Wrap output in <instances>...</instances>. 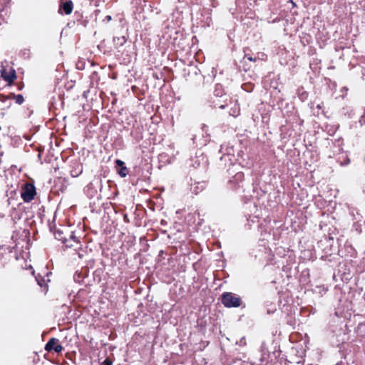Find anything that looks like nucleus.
I'll return each instance as SVG.
<instances>
[{"label":"nucleus","mask_w":365,"mask_h":365,"mask_svg":"<svg viewBox=\"0 0 365 365\" xmlns=\"http://www.w3.org/2000/svg\"><path fill=\"white\" fill-rule=\"evenodd\" d=\"M242 300L240 297L232 292H224L222 294V303L226 307H239Z\"/></svg>","instance_id":"nucleus-1"},{"label":"nucleus","mask_w":365,"mask_h":365,"mask_svg":"<svg viewBox=\"0 0 365 365\" xmlns=\"http://www.w3.org/2000/svg\"><path fill=\"white\" fill-rule=\"evenodd\" d=\"M36 194V187L31 183H26L21 190V197L24 202H29L34 199Z\"/></svg>","instance_id":"nucleus-2"},{"label":"nucleus","mask_w":365,"mask_h":365,"mask_svg":"<svg viewBox=\"0 0 365 365\" xmlns=\"http://www.w3.org/2000/svg\"><path fill=\"white\" fill-rule=\"evenodd\" d=\"M16 78V73L14 68H9L7 69L3 68L1 69V78L8 83V86H11Z\"/></svg>","instance_id":"nucleus-3"},{"label":"nucleus","mask_w":365,"mask_h":365,"mask_svg":"<svg viewBox=\"0 0 365 365\" xmlns=\"http://www.w3.org/2000/svg\"><path fill=\"white\" fill-rule=\"evenodd\" d=\"M45 350L48 352L52 351L56 353H60L63 349V346L59 344V341L56 338H51L45 345Z\"/></svg>","instance_id":"nucleus-4"},{"label":"nucleus","mask_w":365,"mask_h":365,"mask_svg":"<svg viewBox=\"0 0 365 365\" xmlns=\"http://www.w3.org/2000/svg\"><path fill=\"white\" fill-rule=\"evenodd\" d=\"M73 9V3L71 0H61L59 4L58 13L69 15Z\"/></svg>","instance_id":"nucleus-5"},{"label":"nucleus","mask_w":365,"mask_h":365,"mask_svg":"<svg viewBox=\"0 0 365 365\" xmlns=\"http://www.w3.org/2000/svg\"><path fill=\"white\" fill-rule=\"evenodd\" d=\"M116 165H115V169L116 173L121 177H126L130 171L129 168L125 165L124 161H115Z\"/></svg>","instance_id":"nucleus-6"},{"label":"nucleus","mask_w":365,"mask_h":365,"mask_svg":"<svg viewBox=\"0 0 365 365\" xmlns=\"http://www.w3.org/2000/svg\"><path fill=\"white\" fill-rule=\"evenodd\" d=\"M71 169L70 170L71 175L73 178L79 176L83 172V165L80 161H71Z\"/></svg>","instance_id":"nucleus-7"},{"label":"nucleus","mask_w":365,"mask_h":365,"mask_svg":"<svg viewBox=\"0 0 365 365\" xmlns=\"http://www.w3.org/2000/svg\"><path fill=\"white\" fill-rule=\"evenodd\" d=\"M11 98L15 99L16 103L19 105H21L24 101V96L21 94L15 95L14 93H11L8 96H4L1 94V102H4L6 99Z\"/></svg>","instance_id":"nucleus-8"},{"label":"nucleus","mask_w":365,"mask_h":365,"mask_svg":"<svg viewBox=\"0 0 365 365\" xmlns=\"http://www.w3.org/2000/svg\"><path fill=\"white\" fill-rule=\"evenodd\" d=\"M36 280L38 284L42 289V292L46 294L48 290V282H50V279H45L43 277H41V275L38 274V276L36 277Z\"/></svg>","instance_id":"nucleus-9"},{"label":"nucleus","mask_w":365,"mask_h":365,"mask_svg":"<svg viewBox=\"0 0 365 365\" xmlns=\"http://www.w3.org/2000/svg\"><path fill=\"white\" fill-rule=\"evenodd\" d=\"M240 113V108L238 105H235L234 107L231 108L229 112L230 115L237 117Z\"/></svg>","instance_id":"nucleus-10"},{"label":"nucleus","mask_w":365,"mask_h":365,"mask_svg":"<svg viewBox=\"0 0 365 365\" xmlns=\"http://www.w3.org/2000/svg\"><path fill=\"white\" fill-rule=\"evenodd\" d=\"M214 95L216 96H222L224 95V89L222 85L217 84L215 86Z\"/></svg>","instance_id":"nucleus-11"},{"label":"nucleus","mask_w":365,"mask_h":365,"mask_svg":"<svg viewBox=\"0 0 365 365\" xmlns=\"http://www.w3.org/2000/svg\"><path fill=\"white\" fill-rule=\"evenodd\" d=\"M245 58H247L250 61H252V62H256L257 60V58L252 57L251 55H250L249 53H245Z\"/></svg>","instance_id":"nucleus-12"},{"label":"nucleus","mask_w":365,"mask_h":365,"mask_svg":"<svg viewBox=\"0 0 365 365\" xmlns=\"http://www.w3.org/2000/svg\"><path fill=\"white\" fill-rule=\"evenodd\" d=\"M101 365H113V361L110 358H106Z\"/></svg>","instance_id":"nucleus-13"},{"label":"nucleus","mask_w":365,"mask_h":365,"mask_svg":"<svg viewBox=\"0 0 365 365\" xmlns=\"http://www.w3.org/2000/svg\"><path fill=\"white\" fill-rule=\"evenodd\" d=\"M71 239H72L73 241L78 242V240L77 237L72 233L70 236Z\"/></svg>","instance_id":"nucleus-14"},{"label":"nucleus","mask_w":365,"mask_h":365,"mask_svg":"<svg viewBox=\"0 0 365 365\" xmlns=\"http://www.w3.org/2000/svg\"><path fill=\"white\" fill-rule=\"evenodd\" d=\"M349 161H346V162H341V165H345L348 164V163H349Z\"/></svg>","instance_id":"nucleus-15"},{"label":"nucleus","mask_w":365,"mask_h":365,"mask_svg":"<svg viewBox=\"0 0 365 365\" xmlns=\"http://www.w3.org/2000/svg\"><path fill=\"white\" fill-rule=\"evenodd\" d=\"M218 107H219V108L223 109L225 108V106L222 104V105H220Z\"/></svg>","instance_id":"nucleus-16"},{"label":"nucleus","mask_w":365,"mask_h":365,"mask_svg":"<svg viewBox=\"0 0 365 365\" xmlns=\"http://www.w3.org/2000/svg\"><path fill=\"white\" fill-rule=\"evenodd\" d=\"M60 240H62V242H63V243H66V240L65 238H63V237H62V238H61Z\"/></svg>","instance_id":"nucleus-17"},{"label":"nucleus","mask_w":365,"mask_h":365,"mask_svg":"<svg viewBox=\"0 0 365 365\" xmlns=\"http://www.w3.org/2000/svg\"><path fill=\"white\" fill-rule=\"evenodd\" d=\"M317 107L319 109H321V108H322V106H321V105H319H319H317Z\"/></svg>","instance_id":"nucleus-18"},{"label":"nucleus","mask_w":365,"mask_h":365,"mask_svg":"<svg viewBox=\"0 0 365 365\" xmlns=\"http://www.w3.org/2000/svg\"><path fill=\"white\" fill-rule=\"evenodd\" d=\"M193 192L195 193V194H197L198 193V191L196 190H193Z\"/></svg>","instance_id":"nucleus-19"},{"label":"nucleus","mask_w":365,"mask_h":365,"mask_svg":"<svg viewBox=\"0 0 365 365\" xmlns=\"http://www.w3.org/2000/svg\"><path fill=\"white\" fill-rule=\"evenodd\" d=\"M242 175V173H237V176H240V177H241Z\"/></svg>","instance_id":"nucleus-20"},{"label":"nucleus","mask_w":365,"mask_h":365,"mask_svg":"<svg viewBox=\"0 0 365 365\" xmlns=\"http://www.w3.org/2000/svg\"><path fill=\"white\" fill-rule=\"evenodd\" d=\"M194 190H198V187L196 186L195 187H194Z\"/></svg>","instance_id":"nucleus-21"},{"label":"nucleus","mask_w":365,"mask_h":365,"mask_svg":"<svg viewBox=\"0 0 365 365\" xmlns=\"http://www.w3.org/2000/svg\"><path fill=\"white\" fill-rule=\"evenodd\" d=\"M108 19L110 20L111 19V17L110 16H107Z\"/></svg>","instance_id":"nucleus-22"},{"label":"nucleus","mask_w":365,"mask_h":365,"mask_svg":"<svg viewBox=\"0 0 365 365\" xmlns=\"http://www.w3.org/2000/svg\"><path fill=\"white\" fill-rule=\"evenodd\" d=\"M22 89V86H19V90H21Z\"/></svg>","instance_id":"nucleus-23"},{"label":"nucleus","mask_w":365,"mask_h":365,"mask_svg":"<svg viewBox=\"0 0 365 365\" xmlns=\"http://www.w3.org/2000/svg\"><path fill=\"white\" fill-rule=\"evenodd\" d=\"M246 86L245 84L243 85V89L244 90H247L246 88H244V86Z\"/></svg>","instance_id":"nucleus-24"}]
</instances>
